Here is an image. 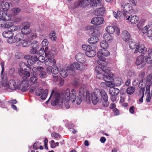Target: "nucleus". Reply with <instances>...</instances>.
I'll list each match as a JSON object with an SVG mask.
<instances>
[{
    "label": "nucleus",
    "instance_id": "1",
    "mask_svg": "<svg viewBox=\"0 0 152 152\" xmlns=\"http://www.w3.org/2000/svg\"><path fill=\"white\" fill-rule=\"evenodd\" d=\"M91 100L93 104H96L101 100H108V97L107 93L103 89L95 88L94 92L91 94Z\"/></svg>",
    "mask_w": 152,
    "mask_h": 152
},
{
    "label": "nucleus",
    "instance_id": "2",
    "mask_svg": "<svg viewBox=\"0 0 152 152\" xmlns=\"http://www.w3.org/2000/svg\"><path fill=\"white\" fill-rule=\"evenodd\" d=\"M102 0H79L76 1L72 7V9L80 7H85L89 4L91 7H96L100 5Z\"/></svg>",
    "mask_w": 152,
    "mask_h": 152
},
{
    "label": "nucleus",
    "instance_id": "3",
    "mask_svg": "<svg viewBox=\"0 0 152 152\" xmlns=\"http://www.w3.org/2000/svg\"><path fill=\"white\" fill-rule=\"evenodd\" d=\"M20 68L18 69V73L20 76H22V79L25 80L27 77L30 76V72L31 71V65H28L23 62L20 63Z\"/></svg>",
    "mask_w": 152,
    "mask_h": 152
},
{
    "label": "nucleus",
    "instance_id": "4",
    "mask_svg": "<svg viewBox=\"0 0 152 152\" xmlns=\"http://www.w3.org/2000/svg\"><path fill=\"white\" fill-rule=\"evenodd\" d=\"M15 39H16L15 44L17 46H20L21 45L23 47H27L28 45V42L30 40L29 39H26L23 38L24 35L20 33H17L14 36Z\"/></svg>",
    "mask_w": 152,
    "mask_h": 152
},
{
    "label": "nucleus",
    "instance_id": "5",
    "mask_svg": "<svg viewBox=\"0 0 152 152\" xmlns=\"http://www.w3.org/2000/svg\"><path fill=\"white\" fill-rule=\"evenodd\" d=\"M62 95L64 99L67 101L70 100L72 102H74L76 99V91L74 89H72L70 93L69 90L67 89Z\"/></svg>",
    "mask_w": 152,
    "mask_h": 152
},
{
    "label": "nucleus",
    "instance_id": "6",
    "mask_svg": "<svg viewBox=\"0 0 152 152\" xmlns=\"http://www.w3.org/2000/svg\"><path fill=\"white\" fill-rule=\"evenodd\" d=\"M60 97L59 94L55 92L54 90H53L49 99L46 102H47L50 98H52V99L51 102V104L53 106H55L58 104Z\"/></svg>",
    "mask_w": 152,
    "mask_h": 152
},
{
    "label": "nucleus",
    "instance_id": "7",
    "mask_svg": "<svg viewBox=\"0 0 152 152\" xmlns=\"http://www.w3.org/2000/svg\"><path fill=\"white\" fill-rule=\"evenodd\" d=\"M82 48L84 50L86 51L85 54L88 57H94L96 55V51L92 49L89 45H82Z\"/></svg>",
    "mask_w": 152,
    "mask_h": 152
},
{
    "label": "nucleus",
    "instance_id": "8",
    "mask_svg": "<svg viewBox=\"0 0 152 152\" xmlns=\"http://www.w3.org/2000/svg\"><path fill=\"white\" fill-rule=\"evenodd\" d=\"M121 8L123 10L124 13L126 15H127L126 13H131L133 11V9L132 5L129 3L121 5Z\"/></svg>",
    "mask_w": 152,
    "mask_h": 152
},
{
    "label": "nucleus",
    "instance_id": "9",
    "mask_svg": "<svg viewBox=\"0 0 152 152\" xmlns=\"http://www.w3.org/2000/svg\"><path fill=\"white\" fill-rule=\"evenodd\" d=\"M4 87L6 89L9 88L12 90L19 89V87L17 86L16 82L13 79L9 80L7 84V86Z\"/></svg>",
    "mask_w": 152,
    "mask_h": 152
},
{
    "label": "nucleus",
    "instance_id": "10",
    "mask_svg": "<svg viewBox=\"0 0 152 152\" xmlns=\"http://www.w3.org/2000/svg\"><path fill=\"white\" fill-rule=\"evenodd\" d=\"M145 60L147 64L152 66V49H148L147 51V55L145 56Z\"/></svg>",
    "mask_w": 152,
    "mask_h": 152
},
{
    "label": "nucleus",
    "instance_id": "11",
    "mask_svg": "<svg viewBox=\"0 0 152 152\" xmlns=\"http://www.w3.org/2000/svg\"><path fill=\"white\" fill-rule=\"evenodd\" d=\"M131 15H126L124 14V17L126 20H130L132 24H134L136 23L139 20V18L136 15H134L132 16L131 18Z\"/></svg>",
    "mask_w": 152,
    "mask_h": 152
},
{
    "label": "nucleus",
    "instance_id": "12",
    "mask_svg": "<svg viewBox=\"0 0 152 152\" xmlns=\"http://www.w3.org/2000/svg\"><path fill=\"white\" fill-rule=\"evenodd\" d=\"M103 22V18L101 17H97L93 18L91 22V23L94 25H98L102 24Z\"/></svg>",
    "mask_w": 152,
    "mask_h": 152
},
{
    "label": "nucleus",
    "instance_id": "13",
    "mask_svg": "<svg viewBox=\"0 0 152 152\" xmlns=\"http://www.w3.org/2000/svg\"><path fill=\"white\" fill-rule=\"evenodd\" d=\"M145 56H143L142 55H140L137 57V58L135 64L137 65H139L141 64L142 67L144 66L145 63H144Z\"/></svg>",
    "mask_w": 152,
    "mask_h": 152
},
{
    "label": "nucleus",
    "instance_id": "14",
    "mask_svg": "<svg viewBox=\"0 0 152 152\" xmlns=\"http://www.w3.org/2000/svg\"><path fill=\"white\" fill-rule=\"evenodd\" d=\"M75 59L78 62L82 63H85L86 60L84 55L82 53H78L75 56Z\"/></svg>",
    "mask_w": 152,
    "mask_h": 152
},
{
    "label": "nucleus",
    "instance_id": "15",
    "mask_svg": "<svg viewBox=\"0 0 152 152\" xmlns=\"http://www.w3.org/2000/svg\"><path fill=\"white\" fill-rule=\"evenodd\" d=\"M147 51V48L143 45H139L138 48L135 50L134 53L136 54L138 52L140 53L145 54Z\"/></svg>",
    "mask_w": 152,
    "mask_h": 152
},
{
    "label": "nucleus",
    "instance_id": "16",
    "mask_svg": "<svg viewBox=\"0 0 152 152\" xmlns=\"http://www.w3.org/2000/svg\"><path fill=\"white\" fill-rule=\"evenodd\" d=\"M83 63L79 64L77 62H74L72 64L73 68L80 71H82L85 69V66Z\"/></svg>",
    "mask_w": 152,
    "mask_h": 152
},
{
    "label": "nucleus",
    "instance_id": "17",
    "mask_svg": "<svg viewBox=\"0 0 152 152\" xmlns=\"http://www.w3.org/2000/svg\"><path fill=\"white\" fill-rule=\"evenodd\" d=\"M4 1V0H0V10L2 9L6 10L9 9L10 7L9 3Z\"/></svg>",
    "mask_w": 152,
    "mask_h": 152
},
{
    "label": "nucleus",
    "instance_id": "18",
    "mask_svg": "<svg viewBox=\"0 0 152 152\" xmlns=\"http://www.w3.org/2000/svg\"><path fill=\"white\" fill-rule=\"evenodd\" d=\"M105 12V9L103 7L97 8L94 12V14L96 16H102Z\"/></svg>",
    "mask_w": 152,
    "mask_h": 152
},
{
    "label": "nucleus",
    "instance_id": "19",
    "mask_svg": "<svg viewBox=\"0 0 152 152\" xmlns=\"http://www.w3.org/2000/svg\"><path fill=\"white\" fill-rule=\"evenodd\" d=\"M110 52L105 49L102 50L100 49L98 52L97 53V56H108L110 55Z\"/></svg>",
    "mask_w": 152,
    "mask_h": 152
},
{
    "label": "nucleus",
    "instance_id": "20",
    "mask_svg": "<svg viewBox=\"0 0 152 152\" xmlns=\"http://www.w3.org/2000/svg\"><path fill=\"white\" fill-rule=\"evenodd\" d=\"M56 63V60L53 57H51L46 59L45 61V64L46 66H54Z\"/></svg>",
    "mask_w": 152,
    "mask_h": 152
},
{
    "label": "nucleus",
    "instance_id": "21",
    "mask_svg": "<svg viewBox=\"0 0 152 152\" xmlns=\"http://www.w3.org/2000/svg\"><path fill=\"white\" fill-rule=\"evenodd\" d=\"M121 37L123 40L125 41H129L130 38L129 33L126 30H124L122 31Z\"/></svg>",
    "mask_w": 152,
    "mask_h": 152
},
{
    "label": "nucleus",
    "instance_id": "22",
    "mask_svg": "<svg viewBox=\"0 0 152 152\" xmlns=\"http://www.w3.org/2000/svg\"><path fill=\"white\" fill-rule=\"evenodd\" d=\"M113 75L110 73H107L104 75V80L106 82H111L114 80Z\"/></svg>",
    "mask_w": 152,
    "mask_h": 152
},
{
    "label": "nucleus",
    "instance_id": "23",
    "mask_svg": "<svg viewBox=\"0 0 152 152\" xmlns=\"http://www.w3.org/2000/svg\"><path fill=\"white\" fill-rule=\"evenodd\" d=\"M84 93L83 92H81L79 91V95L78 96L76 100V103L77 105H79L82 102V100L84 99Z\"/></svg>",
    "mask_w": 152,
    "mask_h": 152
},
{
    "label": "nucleus",
    "instance_id": "24",
    "mask_svg": "<svg viewBox=\"0 0 152 152\" xmlns=\"http://www.w3.org/2000/svg\"><path fill=\"white\" fill-rule=\"evenodd\" d=\"M99 60L97 61L98 64L101 66H106L107 63L106 62V58L104 57L97 56Z\"/></svg>",
    "mask_w": 152,
    "mask_h": 152
},
{
    "label": "nucleus",
    "instance_id": "25",
    "mask_svg": "<svg viewBox=\"0 0 152 152\" xmlns=\"http://www.w3.org/2000/svg\"><path fill=\"white\" fill-rule=\"evenodd\" d=\"M2 75L1 77V83L3 87H6L7 86V75L6 73H4L3 74L1 75Z\"/></svg>",
    "mask_w": 152,
    "mask_h": 152
},
{
    "label": "nucleus",
    "instance_id": "26",
    "mask_svg": "<svg viewBox=\"0 0 152 152\" xmlns=\"http://www.w3.org/2000/svg\"><path fill=\"white\" fill-rule=\"evenodd\" d=\"M74 68L72 64H71L70 66H68L67 67L66 69V71L68 73L69 75L74 76L75 75V73Z\"/></svg>",
    "mask_w": 152,
    "mask_h": 152
},
{
    "label": "nucleus",
    "instance_id": "27",
    "mask_svg": "<svg viewBox=\"0 0 152 152\" xmlns=\"http://www.w3.org/2000/svg\"><path fill=\"white\" fill-rule=\"evenodd\" d=\"M9 20H6L4 18L0 19V27L3 28H8V23L6 21Z\"/></svg>",
    "mask_w": 152,
    "mask_h": 152
},
{
    "label": "nucleus",
    "instance_id": "28",
    "mask_svg": "<svg viewBox=\"0 0 152 152\" xmlns=\"http://www.w3.org/2000/svg\"><path fill=\"white\" fill-rule=\"evenodd\" d=\"M107 67L106 66H96L95 68V70L97 73H102V72H107Z\"/></svg>",
    "mask_w": 152,
    "mask_h": 152
},
{
    "label": "nucleus",
    "instance_id": "29",
    "mask_svg": "<svg viewBox=\"0 0 152 152\" xmlns=\"http://www.w3.org/2000/svg\"><path fill=\"white\" fill-rule=\"evenodd\" d=\"M119 92V90L117 88H112L109 90V93L110 95H117Z\"/></svg>",
    "mask_w": 152,
    "mask_h": 152
},
{
    "label": "nucleus",
    "instance_id": "30",
    "mask_svg": "<svg viewBox=\"0 0 152 152\" xmlns=\"http://www.w3.org/2000/svg\"><path fill=\"white\" fill-rule=\"evenodd\" d=\"M139 44L134 41L130 40L129 42V46L130 48L131 49H136L138 48Z\"/></svg>",
    "mask_w": 152,
    "mask_h": 152
},
{
    "label": "nucleus",
    "instance_id": "31",
    "mask_svg": "<svg viewBox=\"0 0 152 152\" xmlns=\"http://www.w3.org/2000/svg\"><path fill=\"white\" fill-rule=\"evenodd\" d=\"M14 34L12 31H9V30L4 31L2 34L3 37L5 38H9L10 37H12Z\"/></svg>",
    "mask_w": 152,
    "mask_h": 152
},
{
    "label": "nucleus",
    "instance_id": "32",
    "mask_svg": "<svg viewBox=\"0 0 152 152\" xmlns=\"http://www.w3.org/2000/svg\"><path fill=\"white\" fill-rule=\"evenodd\" d=\"M9 15L7 14L2 11H0V19L4 18L6 20H10V17H9Z\"/></svg>",
    "mask_w": 152,
    "mask_h": 152
},
{
    "label": "nucleus",
    "instance_id": "33",
    "mask_svg": "<svg viewBox=\"0 0 152 152\" xmlns=\"http://www.w3.org/2000/svg\"><path fill=\"white\" fill-rule=\"evenodd\" d=\"M98 38L96 36H93L88 39V42L91 44H94L98 41Z\"/></svg>",
    "mask_w": 152,
    "mask_h": 152
},
{
    "label": "nucleus",
    "instance_id": "34",
    "mask_svg": "<svg viewBox=\"0 0 152 152\" xmlns=\"http://www.w3.org/2000/svg\"><path fill=\"white\" fill-rule=\"evenodd\" d=\"M8 28H9L10 29L9 30L12 31V32L17 31L18 29V26L12 25V23H8Z\"/></svg>",
    "mask_w": 152,
    "mask_h": 152
},
{
    "label": "nucleus",
    "instance_id": "35",
    "mask_svg": "<svg viewBox=\"0 0 152 152\" xmlns=\"http://www.w3.org/2000/svg\"><path fill=\"white\" fill-rule=\"evenodd\" d=\"M44 53H45V56L46 57H53L54 56V54L52 53H50V50L48 49L47 47L45 48V50L44 51Z\"/></svg>",
    "mask_w": 152,
    "mask_h": 152
},
{
    "label": "nucleus",
    "instance_id": "36",
    "mask_svg": "<svg viewBox=\"0 0 152 152\" xmlns=\"http://www.w3.org/2000/svg\"><path fill=\"white\" fill-rule=\"evenodd\" d=\"M100 45L101 47L103 49H106L107 48L109 45L108 43L105 40L101 41L100 42Z\"/></svg>",
    "mask_w": 152,
    "mask_h": 152
},
{
    "label": "nucleus",
    "instance_id": "37",
    "mask_svg": "<svg viewBox=\"0 0 152 152\" xmlns=\"http://www.w3.org/2000/svg\"><path fill=\"white\" fill-rule=\"evenodd\" d=\"M108 33L112 34L115 32V28L112 26H109L106 27L105 29Z\"/></svg>",
    "mask_w": 152,
    "mask_h": 152
},
{
    "label": "nucleus",
    "instance_id": "38",
    "mask_svg": "<svg viewBox=\"0 0 152 152\" xmlns=\"http://www.w3.org/2000/svg\"><path fill=\"white\" fill-rule=\"evenodd\" d=\"M135 90V88L133 86L128 87L126 90V93L128 94L131 95L134 92Z\"/></svg>",
    "mask_w": 152,
    "mask_h": 152
},
{
    "label": "nucleus",
    "instance_id": "39",
    "mask_svg": "<svg viewBox=\"0 0 152 152\" xmlns=\"http://www.w3.org/2000/svg\"><path fill=\"white\" fill-rule=\"evenodd\" d=\"M110 34L106 33L104 34L103 38L105 40L110 41L112 39V37Z\"/></svg>",
    "mask_w": 152,
    "mask_h": 152
},
{
    "label": "nucleus",
    "instance_id": "40",
    "mask_svg": "<svg viewBox=\"0 0 152 152\" xmlns=\"http://www.w3.org/2000/svg\"><path fill=\"white\" fill-rule=\"evenodd\" d=\"M30 88V86L28 83H25L23 85L21 89L22 92H25L28 90Z\"/></svg>",
    "mask_w": 152,
    "mask_h": 152
},
{
    "label": "nucleus",
    "instance_id": "41",
    "mask_svg": "<svg viewBox=\"0 0 152 152\" xmlns=\"http://www.w3.org/2000/svg\"><path fill=\"white\" fill-rule=\"evenodd\" d=\"M31 31V30L30 28H22L21 29V31L22 33L24 35L27 34H28Z\"/></svg>",
    "mask_w": 152,
    "mask_h": 152
},
{
    "label": "nucleus",
    "instance_id": "42",
    "mask_svg": "<svg viewBox=\"0 0 152 152\" xmlns=\"http://www.w3.org/2000/svg\"><path fill=\"white\" fill-rule=\"evenodd\" d=\"M59 73L60 75L63 78H65L67 77L68 74L63 69H61L59 71Z\"/></svg>",
    "mask_w": 152,
    "mask_h": 152
},
{
    "label": "nucleus",
    "instance_id": "43",
    "mask_svg": "<svg viewBox=\"0 0 152 152\" xmlns=\"http://www.w3.org/2000/svg\"><path fill=\"white\" fill-rule=\"evenodd\" d=\"M31 46L32 48L38 49L39 48V43L37 41H34L31 44Z\"/></svg>",
    "mask_w": 152,
    "mask_h": 152
},
{
    "label": "nucleus",
    "instance_id": "44",
    "mask_svg": "<svg viewBox=\"0 0 152 152\" xmlns=\"http://www.w3.org/2000/svg\"><path fill=\"white\" fill-rule=\"evenodd\" d=\"M115 82L116 86H119L122 84L123 82L122 79L120 78H116Z\"/></svg>",
    "mask_w": 152,
    "mask_h": 152
},
{
    "label": "nucleus",
    "instance_id": "45",
    "mask_svg": "<svg viewBox=\"0 0 152 152\" xmlns=\"http://www.w3.org/2000/svg\"><path fill=\"white\" fill-rule=\"evenodd\" d=\"M48 94V91L46 89L43 92L41 96V99L43 100L45 99L47 97Z\"/></svg>",
    "mask_w": 152,
    "mask_h": 152
},
{
    "label": "nucleus",
    "instance_id": "46",
    "mask_svg": "<svg viewBox=\"0 0 152 152\" xmlns=\"http://www.w3.org/2000/svg\"><path fill=\"white\" fill-rule=\"evenodd\" d=\"M86 100L88 103L90 102L91 100V95L88 91H87L86 93Z\"/></svg>",
    "mask_w": 152,
    "mask_h": 152
},
{
    "label": "nucleus",
    "instance_id": "47",
    "mask_svg": "<svg viewBox=\"0 0 152 152\" xmlns=\"http://www.w3.org/2000/svg\"><path fill=\"white\" fill-rule=\"evenodd\" d=\"M50 39L54 41H56V33L54 31H52L51 33L50 34Z\"/></svg>",
    "mask_w": 152,
    "mask_h": 152
},
{
    "label": "nucleus",
    "instance_id": "48",
    "mask_svg": "<svg viewBox=\"0 0 152 152\" xmlns=\"http://www.w3.org/2000/svg\"><path fill=\"white\" fill-rule=\"evenodd\" d=\"M43 92V89L41 88H37L35 91V94L37 96H40Z\"/></svg>",
    "mask_w": 152,
    "mask_h": 152
},
{
    "label": "nucleus",
    "instance_id": "49",
    "mask_svg": "<svg viewBox=\"0 0 152 152\" xmlns=\"http://www.w3.org/2000/svg\"><path fill=\"white\" fill-rule=\"evenodd\" d=\"M58 73V68L55 66H53L52 68L51 73L54 75H56Z\"/></svg>",
    "mask_w": 152,
    "mask_h": 152
},
{
    "label": "nucleus",
    "instance_id": "50",
    "mask_svg": "<svg viewBox=\"0 0 152 152\" xmlns=\"http://www.w3.org/2000/svg\"><path fill=\"white\" fill-rule=\"evenodd\" d=\"M22 25L23 26L22 28H30L29 27L30 23L29 22H24L22 23Z\"/></svg>",
    "mask_w": 152,
    "mask_h": 152
},
{
    "label": "nucleus",
    "instance_id": "51",
    "mask_svg": "<svg viewBox=\"0 0 152 152\" xmlns=\"http://www.w3.org/2000/svg\"><path fill=\"white\" fill-rule=\"evenodd\" d=\"M144 21L143 20H140L137 24V27L140 30L142 29L144 26Z\"/></svg>",
    "mask_w": 152,
    "mask_h": 152
},
{
    "label": "nucleus",
    "instance_id": "52",
    "mask_svg": "<svg viewBox=\"0 0 152 152\" xmlns=\"http://www.w3.org/2000/svg\"><path fill=\"white\" fill-rule=\"evenodd\" d=\"M39 76L42 78H45L47 76V74L46 72L43 71L40 72Z\"/></svg>",
    "mask_w": 152,
    "mask_h": 152
},
{
    "label": "nucleus",
    "instance_id": "53",
    "mask_svg": "<svg viewBox=\"0 0 152 152\" xmlns=\"http://www.w3.org/2000/svg\"><path fill=\"white\" fill-rule=\"evenodd\" d=\"M102 104L103 107H107L109 105V102L108 100H101Z\"/></svg>",
    "mask_w": 152,
    "mask_h": 152
},
{
    "label": "nucleus",
    "instance_id": "54",
    "mask_svg": "<svg viewBox=\"0 0 152 152\" xmlns=\"http://www.w3.org/2000/svg\"><path fill=\"white\" fill-rule=\"evenodd\" d=\"M16 39H15L14 37H10L8 39L7 41L8 43L10 44L13 43L15 42Z\"/></svg>",
    "mask_w": 152,
    "mask_h": 152
},
{
    "label": "nucleus",
    "instance_id": "55",
    "mask_svg": "<svg viewBox=\"0 0 152 152\" xmlns=\"http://www.w3.org/2000/svg\"><path fill=\"white\" fill-rule=\"evenodd\" d=\"M151 83L149 81L148 82L147 85L145 86L146 88V93H150V86H151Z\"/></svg>",
    "mask_w": 152,
    "mask_h": 152
},
{
    "label": "nucleus",
    "instance_id": "56",
    "mask_svg": "<svg viewBox=\"0 0 152 152\" xmlns=\"http://www.w3.org/2000/svg\"><path fill=\"white\" fill-rule=\"evenodd\" d=\"M48 42L46 39H44L42 42L41 45L42 47H45L48 45Z\"/></svg>",
    "mask_w": 152,
    "mask_h": 152
},
{
    "label": "nucleus",
    "instance_id": "57",
    "mask_svg": "<svg viewBox=\"0 0 152 152\" xmlns=\"http://www.w3.org/2000/svg\"><path fill=\"white\" fill-rule=\"evenodd\" d=\"M58 142L55 143L53 140H52L51 141V147L52 148H54L56 146H58Z\"/></svg>",
    "mask_w": 152,
    "mask_h": 152
},
{
    "label": "nucleus",
    "instance_id": "58",
    "mask_svg": "<svg viewBox=\"0 0 152 152\" xmlns=\"http://www.w3.org/2000/svg\"><path fill=\"white\" fill-rule=\"evenodd\" d=\"M31 61H32L33 62L35 63L37 61H38V58L36 56H31Z\"/></svg>",
    "mask_w": 152,
    "mask_h": 152
},
{
    "label": "nucleus",
    "instance_id": "59",
    "mask_svg": "<svg viewBox=\"0 0 152 152\" xmlns=\"http://www.w3.org/2000/svg\"><path fill=\"white\" fill-rule=\"evenodd\" d=\"M31 56L29 55H26L24 56L25 58L28 59L27 61L28 63L29 64V63L30 64H32V63L31 62Z\"/></svg>",
    "mask_w": 152,
    "mask_h": 152
},
{
    "label": "nucleus",
    "instance_id": "60",
    "mask_svg": "<svg viewBox=\"0 0 152 152\" xmlns=\"http://www.w3.org/2000/svg\"><path fill=\"white\" fill-rule=\"evenodd\" d=\"M145 86L146 85H144L143 86L140 88V89L139 91L140 94H142V95H143V96H144V95L145 88Z\"/></svg>",
    "mask_w": 152,
    "mask_h": 152
},
{
    "label": "nucleus",
    "instance_id": "61",
    "mask_svg": "<svg viewBox=\"0 0 152 152\" xmlns=\"http://www.w3.org/2000/svg\"><path fill=\"white\" fill-rule=\"evenodd\" d=\"M15 72L14 69V68H11L9 71V74L10 75L13 77L15 74Z\"/></svg>",
    "mask_w": 152,
    "mask_h": 152
},
{
    "label": "nucleus",
    "instance_id": "62",
    "mask_svg": "<svg viewBox=\"0 0 152 152\" xmlns=\"http://www.w3.org/2000/svg\"><path fill=\"white\" fill-rule=\"evenodd\" d=\"M37 80V78L36 76H33L31 77L30 79V81L32 83H35Z\"/></svg>",
    "mask_w": 152,
    "mask_h": 152
},
{
    "label": "nucleus",
    "instance_id": "63",
    "mask_svg": "<svg viewBox=\"0 0 152 152\" xmlns=\"http://www.w3.org/2000/svg\"><path fill=\"white\" fill-rule=\"evenodd\" d=\"M104 75H103L101 73H98L96 75V77L100 79H104Z\"/></svg>",
    "mask_w": 152,
    "mask_h": 152
},
{
    "label": "nucleus",
    "instance_id": "64",
    "mask_svg": "<svg viewBox=\"0 0 152 152\" xmlns=\"http://www.w3.org/2000/svg\"><path fill=\"white\" fill-rule=\"evenodd\" d=\"M51 135L54 137V138L57 139L59 138L60 137V134L58 133H52Z\"/></svg>",
    "mask_w": 152,
    "mask_h": 152
}]
</instances>
